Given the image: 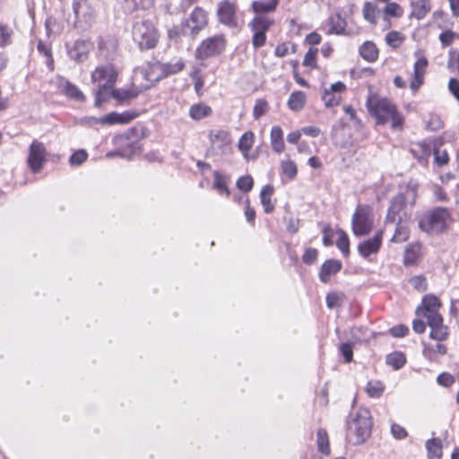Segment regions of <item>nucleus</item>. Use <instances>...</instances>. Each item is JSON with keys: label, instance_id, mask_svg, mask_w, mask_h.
Wrapping results in <instances>:
<instances>
[{"label": "nucleus", "instance_id": "nucleus-7", "mask_svg": "<svg viewBox=\"0 0 459 459\" xmlns=\"http://www.w3.org/2000/svg\"><path fill=\"white\" fill-rule=\"evenodd\" d=\"M374 226L373 208L367 204H359L352 215L351 230L355 236L368 235Z\"/></svg>", "mask_w": 459, "mask_h": 459}, {"label": "nucleus", "instance_id": "nucleus-17", "mask_svg": "<svg viewBox=\"0 0 459 459\" xmlns=\"http://www.w3.org/2000/svg\"><path fill=\"white\" fill-rule=\"evenodd\" d=\"M346 89V86L342 82L333 83L329 88L324 90L322 100L325 107L332 108L338 106L341 101L340 93Z\"/></svg>", "mask_w": 459, "mask_h": 459}, {"label": "nucleus", "instance_id": "nucleus-59", "mask_svg": "<svg viewBox=\"0 0 459 459\" xmlns=\"http://www.w3.org/2000/svg\"><path fill=\"white\" fill-rule=\"evenodd\" d=\"M384 13L387 16L400 17L402 15L400 12V6L396 3H388L384 8Z\"/></svg>", "mask_w": 459, "mask_h": 459}, {"label": "nucleus", "instance_id": "nucleus-49", "mask_svg": "<svg viewBox=\"0 0 459 459\" xmlns=\"http://www.w3.org/2000/svg\"><path fill=\"white\" fill-rule=\"evenodd\" d=\"M88 158V153L85 150H78L75 152H74L70 159L69 163L72 166H79L82 165Z\"/></svg>", "mask_w": 459, "mask_h": 459}, {"label": "nucleus", "instance_id": "nucleus-58", "mask_svg": "<svg viewBox=\"0 0 459 459\" xmlns=\"http://www.w3.org/2000/svg\"><path fill=\"white\" fill-rule=\"evenodd\" d=\"M318 252L316 248H307L302 256V261L307 264H312L316 261Z\"/></svg>", "mask_w": 459, "mask_h": 459}, {"label": "nucleus", "instance_id": "nucleus-25", "mask_svg": "<svg viewBox=\"0 0 459 459\" xmlns=\"http://www.w3.org/2000/svg\"><path fill=\"white\" fill-rule=\"evenodd\" d=\"M328 25L327 34L342 35L345 32L347 22L340 13H335L328 18Z\"/></svg>", "mask_w": 459, "mask_h": 459}, {"label": "nucleus", "instance_id": "nucleus-37", "mask_svg": "<svg viewBox=\"0 0 459 459\" xmlns=\"http://www.w3.org/2000/svg\"><path fill=\"white\" fill-rule=\"evenodd\" d=\"M212 113V108L204 103H197L191 106L189 116L194 120H201Z\"/></svg>", "mask_w": 459, "mask_h": 459}, {"label": "nucleus", "instance_id": "nucleus-38", "mask_svg": "<svg viewBox=\"0 0 459 459\" xmlns=\"http://www.w3.org/2000/svg\"><path fill=\"white\" fill-rule=\"evenodd\" d=\"M158 65H162L161 62H153V63H151L147 65L146 69H145V74H144V76H145V79L149 82H158L160 81V79L164 78V75H161L160 72V69H158Z\"/></svg>", "mask_w": 459, "mask_h": 459}, {"label": "nucleus", "instance_id": "nucleus-31", "mask_svg": "<svg viewBox=\"0 0 459 459\" xmlns=\"http://www.w3.org/2000/svg\"><path fill=\"white\" fill-rule=\"evenodd\" d=\"M271 144L274 152L280 153L284 150L283 132L278 126H273L271 129Z\"/></svg>", "mask_w": 459, "mask_h": 459}, {"label": "nucleus", "instance_id": "nucleus-60", "mask_svg": "<svg viewBox=\"0 0 459 459\" xmlns=\"http://www.w3.org/2000/svg\"><path fill=\"white\" fill-rule=\"evenodd\" d=\"M391 433L396 439H403L407 437L406 429L399 424L394 423L391 426Z\"/></svg>", "mask_w": 459, "mask_h": 459}, {"label": "nucleus", "instance_id": "nucleus-15", "mask_svg": "<svg viewBox=\"0 0 459 459\" xmlns=\"http://www.w3.org/2000/svg\"><path fill=\"white\" fill-rule=\"evenodd\" d=\"M385 230L384 229L377 231L373 238H368L358 245V252L363 258H368L371 255L378 253Z\"/></svg>", "mask_w": 459, "mask_h": 459}, {"label": "nucleus", "instance_id": "nucleus-16", "mask_svg": "<svg viewBox=\"0 0 459 459\" xmlns=\"http://www.w3.org/2000/svg\"><path fill=\"white\" fill-rule=\"evenodd\" d=\"M441 307L440 300L434 295H426L422 299L421 306L416 309V315L426 320L432 315H440L438 308Z\"/></svg>", "mask_w": 459, "mask_h": 459}, {"label": "nucleus", "instance_id": "nucleus-50", "mask_svg": "<svg viewBox=\"0 0 459 459\" xmlns=\"http://www.w3.org/2000/svg\"><path fill=\"white\" fill-rule=\"evenodd\" d=\"M254 180L251 176H242L237 181V187L243 192H249L253 188Z\"/></svg>", "mask_w": 459, "mask_h": 459}, {"label": "nucleus", "instance_id": "nucleus-14", "mask_svg": "<svg viewBox=\"0 0 459 459\" xmlns=\"http://www.w3.org/2000/svg\"><path fill=\"white\" fill-rule=\"evenodd\" d=\"M427 325L430 328L429 337L432 340L444 342L449 337V328L444 325V319L441 315L429 316Z\"/></svg>", "mask_w": 459, "mask_h": 459}, {"label": "nucleus", "instance_id": "nucleus-6", "mask_svg": "<svg viewBox=\"0 0 459 459\" xmlns=\"http://www.w3.org/2000/svg\"><path fill=\"white\" fill-rule=\"evenodd\" d=\"M451 215L446 208L437 207L424 213L419 220V228L429 235H437L446 230Z\"/></svg>", "mask_w": 459, "mask_h": 459}, {"label": "nucleus", "instance_id": "nucleus-8", "mask_svg": "<svg viewBox=\"0 0 459 459\" xmlns=\"http://www.w3.org/2000/svg\"><path fill=\"white\" fill-rule=\"evenodd\" d=\"M208 22L207 13L201 7H195L188 19L181 24V33L185 36H196Z\"/></svg>", "mask_w": 459, "mask_h": 459}, {"label": "nucleus", "instance_id": "nucleus-32", "mask_svg": "<svg viewBox=\"0 0 459 459\" xmlns=\"http://www.w3.org/2000/svg\"><path fill=\"white\" fill-rule=\"evenodd\" d=\"M359 55L364 60L374 62L378 57V49L373 42L366 41L359 48Z\"/></svg>", "mask_w": 459, "mask_h": 459}, {"label": "nucleus", "instance_id": "nucleus-11", "mask_svg": "<svg viewBox=\"0 0 459 459\" xmlns=\"http://www.w3.org/2000/svg\"><path fill=\"white\" fill-rule=\"evenodd\" d=\"M47 161V149L43 143L33 140L29 147L27 164L33 173H39Z\"/></svg>", "mask_w": 459, "mask_h": 459}, {"label": "nucleus", "instance_id": "nucleus-51", "mask_svg": "<svg viewBox=\"0 0 459 459\" xmlns=\"http://www.w3.org/2000/svg\"><path fill=\"white\" fill-rule=\"evenodd\" d=\"M37 48L39 53L43 54L47 57V65L50 69H53V58L51 56V50L49 46L43 42L42 40H39Z\"/></svg>", "mask_w": 459, "mask_h": 459}, {"label": "nucleus", "instance_id": "nucleus-63", "mask_svg": "<svg viewBox=\"0 0 459 459\" xmlns=\"http://www.w3.org/2000/svg\"><path fill=\"white\" fill-rule=\"evenodd\" d=\"M448 154L446 151L439 152L438 150L434 151V160L437 166L441 167L448 162Z\"/></svg>", "mask_w": 459, "mask_h": 459}, {"label": "nucleus", "instance_id": "nucleus-43", "mask_svg": "<svg viewBox=\"0 0 459 459\" xmlns=\"http://www.w3.org/2000/svg\"><path fill=\"white\" fill-rule=\"evenodd\" d=\"M363 17L366 21L372 24L377 23V9L375 4L366 2L363 6Z\"/></svg>", "mask_w": 459, "mask_h": 459}, {"label": "nucleus", "instance_id": "nucleus-41", "mask_svg": "<svg viewBox=\"0 0 459 459\" xmlns=\"http://www.w3.org/2000/svg\"><path fill=\"white\" fill-rule=\"evenodd\" d=\"M384 390L385 385L380 381H369L366 386V392L371 398H379Z\"/></svg>", "mask_w": 459, "mask_h": 459}, {"label": "nucleus", "instance_id": "nucleus-45", "mask_svg": "<svg viewBox=\"0 0 459 459\" xmlns=\"http://www.w3.org/2000/svg\"><path fill=\"white\" fill-rule=\"evenodd\" d=\"M214 177V182H213V187L218 190L221 194H226L227 196L230 195V191L227 187L226 181L224 177L219 172L214 171L213 173Z\"/></svg>", "mask_w": 459, "mask_h": 459}, {"label": "nucleus", "instance_id": "nucleus-30", "mask_svg": "<svg viewBox=\"0 0 459 459\" xmlns=\"http://www.w3.org/2000/svg\"><path fill=\"white\" fill-rule=\"evenodd\" d=\"M279 0H255L252 3V9L256 13H268L273 12Z\"/></svg>", "mask_w": 459, "mask_h": 459}, {"label": "nucleus", "instance_id": "nucleus-10", "mask_svg": "<svg viewBox=\"0 0 459 459\" xmlns=\"http://www.w3.org/2000/svg\"><path fill=\"white\" fill-rule=\"evenodd\" d=\"M226 47V40L222 35H215L208 38L201 43L196 48L195 56L198 59L204 60L208 57L220 55Z\"/></svg>", "mask_w": 459, "mask_h": 459}, {"label": "nucleus", "instance_id": "nucleus-57", "mask_svg": "<svg viewBox=\"0 0 459 459\" xmlns=\"http://www.w3.org/2000/svg\"><path fill=\"white\" fill-rule=\"evenodd\" d=\"M267 111V103L264 100H258L255 102V105L254 107L253 110V116L255 119L260 118L262 116H264Z\"/></svg>", "mask_w": 459, "mask_h": 459}, {"label": "nucleus", "instance_id": "nucleus-19", "mask_svg": "<svg viewBox=\"0 0 459 459\" xmlns=\"http://www.w3.org/2000/svg\"><path fill=\"white\" fill-rule=\"evenodd\" d=\"M411 220H402L401 218L395 221H390V227H394V234L390 238L391 243H403L409 239L411 230L409 222Z\"/></svg>", "mask_w": 459, "mask_h": 459}, {"label": "nucleus", "instance_id": "nucleus-13", "mask_svg": "<svg viewBox=\"0 0 459 459\" xmlns=\"http://www.w3.org/2000/svg\"><path fill=\"white\" fill-rule=\"evenodd\" d=\"M417 60L413 65V74L411 79L410 88L413 93H416L420 86L424 82V75L428 66V59L420 54V52L415 53Z\"/></svg>", "mask_w": 459, "mask_h": 459}, {"label": "nucleus", "instance_id": "nucleus-35", "mask_svg": "<svg viewBox=\"0 0 459 459\" xmlns=\"http://www.w3.org/2000/svg\"><path fill=\"white\" fill-rule=\"evenodd\" d=\"M142 145L139 141H130L118 150L119 157L131 160L141 152Z\"/></svg>", "mask_w": 459, "mask_h": 459}, {"label": "nucleus", "instance_id": "nucleus-34", "mask_svg": "<svg viewBox=\"0 0 459 459\" xmlns=\"http://www.w3.org/2000/svg\"><path fill=\"white\" fill-rule=\"evenodd\" d=\"M273 191L274 189L273 186L266 185L260 192L261 204L265 213H271L274 210V205L271 201V196L273 195Z\"/></svg>", "mask_w": 459, "mask_h": 459}, {"label": "nucleus", "instance_id": "nucleus-39", "mask_svg": "<svg viewBox=\"0 0 459 459\" xmlns=\"http://www.w3.org/2000/svg\"><path fill=\"white\" fill-rule=\"evenodd\" d=\"M316 442L318 450L325 455L330 453L328 435L325 429H319L316 433Z\"/></svg>", "mask_w": 459, "mask_h": 459}, {"label": "nucleus", "instance_id": "nucleus-18", "mask_svg": "<svg viewBox=\"0 0 459 459\" xmlns=\"http://www.w3.org/2000/svg\"><path fill=\"white\" fill-rule=\"evenodd\" d=\"M217 14L220 22L231 28L237 26L236 8L233 4L230 2L220 3Z\"/></svg>", "mask_w": 459, "mask_h": 459}, {"label": "nucleus", "instance_id": "nucleus-2", "mask_svg": "<svg viewBox=\"0 0 459 459\" xmlns=\"http://www.w3.org/2000/svg\"><path fill=\"white\" fill-rule=\"evenodd\" d=\"M416 189L407 186L404 192L399 193L392 198L385 219V230L390 228V221L411 220V209L416 202Z\"/></svg>", "mask_w": 459, "mask_h": 459}, {"label": "nucleus", "instance_id": "nucleus-61", "mask_svg": "<svg viewBox=\"0 0 459 459\" xmlns=\"http://www.w3.org/2000/svg\"><path fill=\"white\" fill-rule=\"evenodd\" d=\"M437 382L440 385L448 387L454 384L455 378L451 374L443 372L438 375V377L437 378Z\"/></svg>", "mask_w": 459, "mask_h": 459}, {"label": "nucleus", "instance_id": "nucleus-5", "mask_svg": "<svg viewBox=\"0 0 459 459\" xmlns=\"http://www.w3.org/2000/svg\"><path fill=\"white\" fill-rule=\"evenodd\" d=\"M132 38L141 50H148L156 47L160 33L152 21L142 19L133 23Z\"/></svg>", "mask_w": 459, "mask_h": 459}, {"label": "nucleus", "instance_id": "nucleus-21", "mask_svg": "<svg viewBox=\"0 0 459 459\" xmlns=\"http://www.w3.org/2000/svg\"><path fill=\"white\" fill-rule=\"evenodd\" d=\"M57 87L62 93L76 101H84L85 96L80 89L67 79L60 77L57 81Z\"/></svg>", "mask_w": 459, "mask_h": 459}, {"label": "nucleus", "instance_id": "nucleus-42", "mask_svg": "<svg viewBox=\"0 0 459 459\" xmlns=\"http://www.w3.org/2000/svg\"><path fill=\"white\" fill-rule=\"evenodd\" d=\"M337 233L339 235L338 240L336 242L337 247L342 253L344 256H348L350 254V240L345 231L342 230H338Z\"/></svg>", "mask_w": 459, "mask_h": 459}, {"label": "nucleus", "instance_id": "nucleus-36", "mask_svg": "<svg viewBox=\"0 0 459 459\" xmlns=\"http://www.w3.org/2000/svg\"><path fill=\"white\" fill-rule=\"evenodd\" d=\"M442 442L439 438H430L426 442L429 459H441Z\"/></svg>", "mask_w": 459, "mask_h": 459}, {"label": "nucleus", "instance_id": "nucleus-40", "mask_svg": "<svg viewBox=\"0 0 459 459\" xmlns=\"http://www.w3.org/2000/svg\"><path fill=\"white\" fill-rule=\"evenodd\" d=\"M406 362V359L402 352H393L387 355L386 363L391 366L394 370L400 369Z\"/></svg>", "mask_w": 459, "mask_h": 459}, {"label": "nucleus", "instance_id": "nucleus-64", "mask_svg": "<svg viewBox=\"0 0 459 459\" xmlns=\"http://www.w3.org/2000/svg\"><path fill=\"white\" fill-rule=\"evenodd\" d=\"M394 337H404L409 333V328L404 325H395L389 330Z\"/></svg>", "mask_w": 459, "mask_h": 459}, {"label": "nucleus", "instance_id": "nucleus-62", "mask_svg": "<svg viewBox=\"0 0 459 459\" xmlns=\"http://www.w3.org/2000/svg\"><path fill=\"white\" fill-rule=\"evenodd\" d=\"M317 49L309 48L307 54L305 55L303 65L305 66L314 67L316 65V56Z\"/></svg>", "mask_w": 459, "mask_h": 459}, {"label": "nucleus", "instance_id": "nucleus-27", "mask_svg": "<svg viewBox=\"0 0 459 459\" xmlns=\"http://www.w3.org/2000/svg\"><path fill=\"white\" fill-rule=\"evenodd\" d=\"M137 91L126 89H110L108 93V100L112 97L119 103L128 102L137 97Z\"/></svg>", "mask_w": 459, "mask_h": 459}, {"label": "nucleus", "instance_id": "nucleus-3", "mask_svg": "<svg viewBox=\"0 0 459 459\" xmlns=\"http://www.w3.org/2000/svg\"><path fill=\"white\" fill-rule=\"evenodd\" d=\"M366 106L370 115L376 117L378 125H385L391 120L392 126L395 128L403 123V117L397 111L395 105L385 98L370 94Z\"/></svg>", "mask_w": 459, "mask_h": 459}, {"label": "nucleus", "instance_id": "nucleus-47", "mask_svg": "<svg viewBox=\"0 0 459 459\" xmlns=\"http://www.w3.org/2000/svg\"><path fill=\"white\" fill-rule=\"evenodd\" d=\"M339 351L344 358L346 363H350L353 359V344L352 342H343L339 346Z\"/></svg>", "mask_w": 459, "mask_h": 459}, {"label": "nucleus", "instance_id": "nucleus-48", "mask_svg": "<svg viewBox=\"0 0 459 459\" xmlns=\"http://www.w3.org/2000/svg\"><path fill=\"white\" fill-rule=\"evenodd\" d=\"M351 337L356 342H365L368 341L369 338V333H368V329L362 326L359 327H353L351 330Z\"/></svg>", "mask_w": 459, "mask_h": 459}, {"label": "nucleus", "instance_id": "nucleus-24", "mask_svg": "<svg viewBox=\"0 0 459 459\" xmlns=\"http://www.w3.org/2000/svg\"><path fill=\"white\" fill-rule=\"evenodd\" d=\"M157 67L160 69V74L164 75L165 78L181 72L185 68V62L182 58L176 57L167 63L158 65Z\"/></svg>", "mask_w": 459, "mask_h": 459}, {"label": "nucleus", "instance_id": "nucleus-56", "mask_svg": "<svg viewBox=\"0 0 459 459\" xmlns=\"http://www.w3.org/2000/svg\"><path fill=\"white\" fill-rule=\"evenodd\" d=\"M419 146L420 148L422 155L417 157V159L421 164L426 165L428 163L429 156L431 155V146L430 144L426 143H419Z\"/></svg>", "mask_w": 459, "mask_h": 459}, {"label": "nucleus", "instance_id": "nucleus-46", "mask_svg": "<svg viewBox=\"0 0 459 459\" xmlns=\"http://www.w3.org/2000/svg\"><path fill=\"white\" fill-rule=\"evenodd\" d=\"M281 171L287 178L293 179L297 176L298 169L292 160H284L281 162Z\"/></svg>", "mask_w": 459, "mask_h": 459}, {"label": "nucleus", "instance_id": "nucleus-22", "mask_svg": "<svg viewBox=\"0 0 459 459\" xmlns=\"http://www.w3.org/2000/svg\"><path fill=\"white\" fill-rule=\"evenodd\" d=\"M91 47L87 40H76L68 51L69 56L76 62H83L88 57Z\"/></svg>", "mask_w": 459, "mask_h": 459}, {"label": "nucleus", "instance_id": "nucleus-28", "mask_svg": "<svg viewBox=\"0 0 459 459\" xmlns=\"http://www.w3.org/2000/svg\"><path fill=\"white\" fill-rule=\"evenodd\" d=\"M420 246L419 244H409L404 250L403 264L405 266L415 265L420 257Z\"/></svg>", "mask_w": 459, "mask_h": 459}, {"label": "nucleus", "instance_id": "nucleus-23", "mask_svg": "<svg viewBox=\"0 0 459 459\" xmlns=\"http://www.w3.org/2000/svg\"><path fill=\"white\" fill-rule=\"evenodd\" d=\"M342 269V262L335 259L326 260L319 270V279L323 283H327L332 275L336 274Z\"/></svg>", "mask_w": 459, "mask_h": 459}, {"label": "nucleus", "instance_id": "nucleus-9", "mask_svg": "<svg viewBox=\"0 0 459 459\" xmlns=\"http://www.w3.org/2000/svg\"><path fill=\"white\" fill-rule=\"evenodd\" d=\"M73 11L75 16L74 26L86 30L94 20L95 9L88 0H74Z\"/></svg>", "mask_w": 459, "mask_h": 459}, {"label": "nucleus", "instance_id": "nucleus-55", "mask_svg": "<svg viewBox=\"0 0 459 459\" xmlns=\"http://www.w3.org/2000/svg\"><path fill=\"white\" fill-rule=\"evenodd\" d=\"M12 30L6 25L0 24V47L8 45L11 41Z\"/></svg>", "mask_w": 459, "mask_h": 459}, {"label": "nucleus", "instance_id": "nucleus-12", "mask_svg": "<svg viewBox=\"0 0 459 459\" xmlns=\"http://www.w3.org/2000/svg\"><path fill=\"white\" fill-rule=\"evenodd\" d=\"M212 153L221 155L226 153L231 145L230 134L223 129H213L208 135Z\"/></svg>", "mask_w": 459, "mask_h": 459}, {"label": "nucleus", "instance_id": "nucleus-29", "mask_svg": "<svg viewBox=\"0 0 459 459\" xmlns=\"http://www.w3.org/2000/svg\"><path fill=\"white\" fill-rule=\"evenodd\" d=\"M273 23V20H270L264 16L255 17L248 24L252 32L264 33L269 30L271 25Z\"/></svg>", "mask_w": 459, "mask_h": 459}, {"label": "nucleus", "instance_id": "nucleus-20", "mask_svg": "<svg viewBox=\"0 0 459 459\" xmlns=\"http://www.w3.org/2000/svg\"><path fill=\"white\" fill-rule=\"evenodd\" d=\"M133 119V117H131L128 113H117V112H111L104 117H91L90 121L91 124H102V125H124L127 124Z\"/></svg>", "mask_w": 459, "mask_h": 459}, {"label": "nucleus", "instance_id": "nucleus-1", "mask_svg": "<svg viewBox=\"0 0 459 459\" xmlns=\"http://www.w3.org/2000/svg\"><path fill=\"white\" fill-rule=\"evenodd\" d=\"M346 425V437L349 442L353 445L364 443L369 437L373 425L369 410L359 407L351 411Z\"/></svg>", "mask_w": 459, "mask_h": 459}, {"label": "nucleus", "instance_id": "nucleus-44", "mask_svg": "<svg viewBox=\"0 0 459 459\" xmlns=\"http://www.w3.org/2000/svg\"><path fill=\"white\" fill-rule=\"evenodd\" d=\"M254 137L255 135L251 131L243 134L238 142V149L242 152L250 151L254 143Z\"/></svg>", "mask_w": 459, "mask_h": 459}, {"label": "nucleus", "instance_id": "nucleus-33", "mask_svg": "<svg viewBox=\"0 0 459 459\" xmlns=\"http://www.w3.org/2000/svg\"><path fill=\"white\" fill-rule=\"evenodd\" d=\"M306 100L307 95L305 92L301 91H293L288 100V107L293 111H299L304 108Z\"/></svg>", "mask_w": 459, "mask_h": 459}, {"label": "nucleus", "instance_id": "nucleus-26", "mask_svg": "<svg viewBox=\"0 0 459 459\" xmlns=\"http://www.w3.org/2000/svg\"><path fill=\"white\" fill-rule=\"evenodd\" d=\"M431 10L429 0H417L411 3V16L417 20L423 19Z\"/></svg>", "mask_w": 459, "mask_h": 459}, {"label": "nucleus", "instance_id": "nucleus-52", "mask_svg": "<svg viewBox=\"0 0 459 459\" xmlns=\"http://www.w3.org/2000/svg\"><path fill=\"white\" fill-rule=\"evenodd\" d=\"M344 298V295L338 292H330L326 296V306L329 308L339 307Z\"/></svg>", "mask_w": 459, "mask_h": 459}, {"label": "nucleus", "instance_id": "nucleus-53", "mask_svg": "<svg viewBox=\"0 0 459 459\" xmlns=\"http://www.w3.org/2000/svg\"><path fill=\"white\" fill-rule=\"evenodd\" d=\"M386 43L392 48H397L403 41L401 33L395 30H392L385 35Z\"/></svg>", "mask_w": 459, "mask_h": 459}, {"label": "nucleus", "instance_id": "nucleus-4", "mask_svg": "<svg viewBox=\"0 0 459 459\" xmlns=\"http://www.w3.org/2000/svg\"><path fill=\"white\" fill-rule=\"evenodd\" d=\"M117 74L115 68L110 65H100L91 73V81L98 84L95 91V106L100 108L102 103L108 100V91L113 88L117 81Z\"/></svg>", "mask_w": 459, "mask_h": 459}, {"label": "nucleus", "instance_id": "nucleus-54", "mask_svg": "<svg viewBox=\"0 0 459 459\" xmlns=\"http://www.w3.org/2000/svg\"><path fill=\"white\" fill-rule=\"evenodd\" d=\"M409 281L411 285L419 291H424L427 290V281L423 275L413 276Z\"/></svg>", "mask_w": 459, "mask_h": 459}]
</instances>
